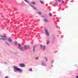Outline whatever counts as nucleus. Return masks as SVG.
<instances>
[{"mask_svg":"<svg viewBox=\"0 0 78 78\" xmlns=\"http://www.w3.org/2000/svg\"><path fill=\"white\" fill-rule=\"evenodd\" d=\"M25 2H26V3H28L29 6H30V7H32V8H33L34 9H35V10H36L37 9V8L35 6H34L33 5H36V2H29L27 1V0H24Z\"/></svg>","mask_w":78,"mask_h":78,"instance_id":"f257e3e1","label":"nucleus"},{"mask_svg":"<svg viewBox=\"0 0 78 78\" xmlns=\"http://www.w3.org/2000/svg\"><path fill=\"white\" fill-rule=\"evenodd\" d=\"M13 71L14 72H15V73H17V71L20 73L23 72V70L22 69L19 68L17 66H13Z\"/></svg>","mask_w":78,"mask_h":78,"instance_id":"f03ea898","label":"nucleus"},{"mask_svg":"<svg viewBox=\"0 0 78 78\" xmlns=\"http://www.w3.org/2000/svg\"><path fill=\"white\" fill-rule=\"evenodd\" d=\"M1 37L2 38H0V40H3V41H6V35H4Z\"/></svg>","mask_w":78,"mask_h":78,"instance_id":"7ed1b4c3","label":"nucleus"},{"mask_svg":"<svg viewBox=\"0 0 78 78\" xmlns=\"http://www.w3.org/2000/svg\"><path fill=\"white\" fill-rule=\"evenodd\" d=\"M40 48H41V50H42L43 51H45V48H46L45 45H44L43 46L41 44L40 45Z\"/></svg>","mask_w":78,"mask_h":78,"instance_id":"20e7f679","label":"nucleus"},{"mask_svg":"<svg viewBox=\"0 0 78 78\" xmlns=\"http://www.w3.org/2000/svg\"><path fill=\"white\" fill-rule=\"evenodd\" d=\"M18 48H20L21 50V51H24V49L23 48V47H21V44H19L18 45Z\"/></svg>","mask_w":78,"mask_h":78,"instance_id":"39448f33","label":"nucleus"},{"mask_svg":"<svg viewBox=\"0 0 78 78\" xmlns=\"http://www.w3.org/2000/svg\"><path fill=\"white\" fill-rule=\"evenodd\" d=\"M45 61H42L41 63V65L42 66H47V64H46Z\"/></svg>","mask_w":78,"mask_h":78,"instance_id":"423d86ee","label":"nucleus"},{"mask_svg":"<svg viewBox=\"0 0 78 78\" xmlns=\"http://www.w3.org/2000/svg\"><path fill=\"white\" fill-rule=\"evenodd\" d=\"M45 31L46 35H47V36H49V33H48V30H47V29H45Z\"/></svg>","mask_w":78,"mask_h":78,"instance_id":"0eeeda50","label":"nucleus"},{"mask_svg":"<svg viewBox=\"0 0 78 78\" xmlns=\"http://www.w3.org/2000/svg\"><path fill=\"white\" fill-rule=\"evenodd\" d=\"M19 65L20 67H25V65L24 63L20 64Z\"/></svg>","mask_w":78,"mask_h":78,"instance_id":"6e6552de","label":"nucleus"},{"mask_svg":"<svg viewBox=\"0 0 78 78\" xmlns=\"http://www.w3.org/2000/svg\"><path fill=\"white\" fill-rule=\"evenodd\" d=\"M52 36L53 37V38L52 39V42L53 43L55 42V35H52Z\"/></svg>","mask_w":78,"mask_h":78,"instance_id":"1a4fd4ad","label":"nucleus"},{"mask_svg":"<svg viewBox=\"0 0 78 78\" xmlns=\"http://www.w3.org/2000/svg\"><path fill=\"white\" fill-rule=\"evenodd\" d=\"M36 45H35L33 47V51L34 52L35 51V50L36 49Z\"/></svg>","mask_w":78,"mask_h":78,"instance_id":"9d476101","label":"nucleus"},{"mask_svg":"<svg viewBox=\"0 0 78 78\" xmlns=\"http://www.w3.org/2000/svg\"><path fill=\"white\" fill-rule=\"evenodd\" d=\"M8 41L9 42H12V39L11 38H10L9 39Z\"/></svg>","mask_w":78,"mask_h":78,"instance_id":"9b49d317","label":"nucleus"},{"mask_svg":"<svg viewBox=\"0 0 78 78\" xmlns=\"http://www.w3.org/2000/svg\"><path fill=\"white\" fill-rule=\"evenodd\" d=\"M28 70L29 71H30V72H33V69L31 68H29L28 69Z\"/></svg>","mask_w":78,"mask_h":78,"instance_id":"f8f14e48","label":"nucleus"},{"mask_svg":"<svg viewBox=\"0 0 78 78\" xmlns=\"http://www.w3.org/2000/svg\"><path fill=\"white\" fill-rule=\"evenodd\" d=\"M24 48L25 50H27V46L26 45H24Z\"/></svg>","mask_w":78,"mask_h":78,"instance_id":"ddd939ff","label":"nucleus"},{"mask_svg":"<svg viewBox=\"0 0 78 78\" xmlns=\"http://www.w3.org/2000/svg\"><path fill=\"white\" fill-rule=\"evenodd\" d=\"M44 58L45 59L46 61V62H48V58H47L46 57H44Z\"/></svg>","mask_w":78,"mask_h":78,"instance_id":"4468645a","label":"nucleus"},{"mask_svg":"<svg viewBox=\"0 0 78 78\" xmlns=\"http://www.w3.org/2000/svg\"><path fill=\"white\" fill-rule=\"evenodd\" d=\"M44 21L46 22H48V20L46 19L44 20Z\"/></svg>","mask_w":78,"mask_h":78,"instance_id":"2eb2a0df","label":"nucleus"},{"mask_svg":"<svg viewBox=\"0 0 78 78\" xmlns=\"http://www.w3.org/2000/svg\"><path fill=\"white\" fill-rule=\"evenodd\" d=\"M40 2L41 4L42 5H44V2L41 1H40Z\"/></svg>","mask_w":78,"mask_h":78,"instance_id":"dca6fc26","label":"nucleus"},{"mask_svg":"<svg viewBox=\"0 0 78 78\" xmlns=\"http://www.w3.org/2000/svg\"><path fill=\"white\" fill-rule=\"evenodd\" d=\"M5 44H6L7 45H9V46H10L9 43H8V42H5Z\"/></svg>","mask_w":78,"mask_h":78,"instance_id":"f3484780","label":"nucleus"},{"mask_svg":"<svg viewBox=\"0 0 78 78\" xmlns=\"http://www.w3.org/2000/svg\"><path fill=\"white\" fill-rule=\"evenodd\" d=\"M38 14H40V15L42 14V12H41L39 11L38 12Z\"/></svg>","mask_w":78,"mask_h":78,"instance_id":"a211bd4d","label":"nucleus"},{"mask_svg":"<svg viewBox=\"0 0 78 78\" xmlns=\"http://www.w3.org/2000/svg\"><path fill=\"white\" fill-rule=\"evenodd\" d=\"M27 48L28 49H30V46L28 45L27 46Z\"/></svg>","mask_w":78,"mask_h":78,"instance_id":"6ab92c4d","label":"nucleus"},{"mask_svg":"<svg viewBox=\"0 0 78 78\" xmlns=\"http://www.w3.org/2000/svg\"><path fill=\"white\" fill-rule=\"evenodd\" d=\"M14 44H15V45H17V42L15 41L14 42Z\"/></svg>","mask_w":78,"mask_h":78,"instance_id":"aec40b11","label":"nucleus"},{"mask_svg":"<svg viewBox=\"0 0 78 78\" xmlns=\"http://www.w3.org/2000/svg\"><path fill=\"white\" fill-rule=\"evenodd\" d=\"M58 3H55V6H58Z\"/></svg>","mask_w":78,"mask_h":78,"instance_id":"412c9836","label":"nucleus"},{"mask_svg":"<svg viewBox=\"0 0 78 78\" xmlns=\"http://www.w3.org/2000/svg\"><path fill=\"white\" fill-rule=\"evenodd\" d=\"M35 59H39V57H36L34 58Z\"/></svg>","mask_w":78,"mask_h":78,"instance_id":"4be33fe9","label":"nucleus"},{"mask_svg":"<svg viewBox=\"0 0 78 78\" xmlns=\"http://www.w3.org/2000/svg\"><path fill=\"white\" fill-rule=\"evenodd\" d=\"M13 54L15 55H17V53L16 52H14L13 53Z\"/></svg>","mask_w":78,"mask_h":78,"instance_id":"5701e85b","label":"nucleus"},{"mask_svg":"<svg viewBox=\"0 0 78 78\" xmlns=\"http://www.w3.org/2000/svg\"><path fill=\"white\" fill-rule=\"evenodd\" d=\"M49 14L50 17H51V16H52V14H51V13H49Z\"/></svg>","mask_w":78,"mask_h":78,"instance_id":"b1692460","label":"nucleus"},{"mask_svg":"<svg viewBox=\"0 0 78 78\" xmlns=\"http://www.w3.org/2000/svg\"><path fill=\"white\" fill-rule=\"evenodd\" d=\"M49 43H50V42H49L48 41L47 43V44L48 45V44Z\"/></svg>","mask_w":78,"mask_h":78,"instance_id":"393cba45","label":"nucleus"},{"mask_svg":"<svg viewBox=\"0 0 78 78\" xmlns=\"http://www.w3.org/2000/svg\"><path fill=\"white\" fill-rule=\"evenodd\" d=\"M54 62V60H52L51 64H53Z\"/></svg>","mask_w":78,"mask_h":78,"instance_id":"a878e982","label":"nucleus"},{"mask_svg":"<svg viewBox=\"0 0 78 78\" xmlns=\"http://www.w3.org/2000/svg\"><path fill=\"white\" fill-rule=\"evenodd\" d=\"M5 78H8V76H6L5 77Z\"/></svg>","mask_w":78,"mask_h":78,"instance_id":"bb28decb","label":"nucleus"},{"mask_svg":"<svg viewBox=\"0 0 78 78\" xmlns=\"http://www.w3.org/2000/svg\"><path fill=\"white\" fill-rule=\"evenodd\" d=\"M58 1L61 2V0H58Z\"/></svg>","mask_w":78,"mask_h":78,"instance_id":"cd10ccee","label":"nucleus"},{"mask_svg":"<svg viewBox=\"0 0 78 78\" xmlns=\"http://www.w3.org/2000/svg\"><path fill=\"white\" fill-rule=\"evenodd\" d=\"M51 67H53V65H51Z\"/></svg>","mask_w":78,"mask_h":78,"instance_id":"c85d7f7f","label":"nucleus"},{"mask_svg":"<svg viewBox=\"0 0 78 78\" xmlns=\"http://www.w3.org/2000/svg\"><path fill=\"white\" fill-rule=\"evenodd\" d=\"M4 63H5V64H7V62H4Z\"/></svg>","mask_w":78,"mask_h":78,"instance_id":"c756f323","label":"nucleus"},{"mask_svg":"<svg viewBox=\"0 0 78 78\" xmlns=\"http://www.w3.org/2000/svg\"><path fill=\"white\" fill-rule=\"evenodd\" d=\"M76 78H78V76H76Z\"/></svg>","mask_w":78,"mask_h":78,"instance_id":"7c9ffc66","label":"nucleus"},{"mask_svg":"<svg viewBox=\"0 0 78 78\" xmlns=\"http://www.w3.org/2000/svg\"><path fill=\"white\" fill-rule=\"evenodd\" d=\"M64 3V1H63V2H62V3Z\"/></svg>","mask_w":78,"mask_h":78,"instance_id":"2f4dec72","label":"nucleus"},{"mask_svg":"<svg viewBox=\"0 0 78 78\" xmlns=\"http://www.w3.org/2000/svg\"><path fill=\"white\" fill-rule=\"evenodd\" d=\"M58 36H59V35H58Z\"/></svg>","mask_w":78,"mask_h":78,"instance_id":"473e14b6","label":"nucleus"}]
</instances>
